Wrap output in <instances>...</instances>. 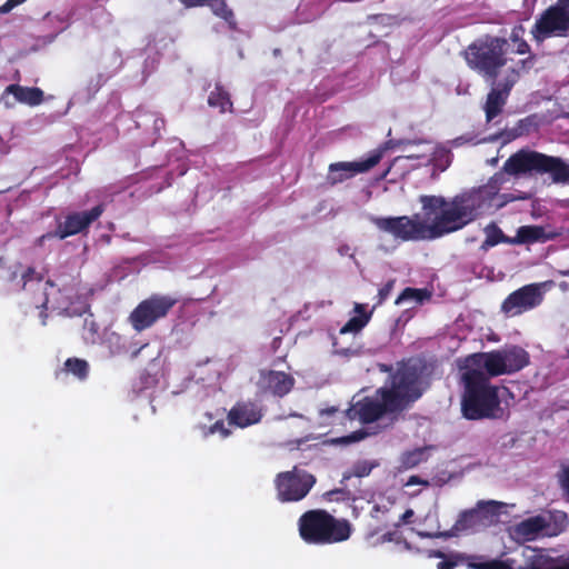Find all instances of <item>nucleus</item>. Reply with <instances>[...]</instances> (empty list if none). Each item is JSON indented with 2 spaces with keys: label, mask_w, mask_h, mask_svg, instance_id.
<instances>
[{
  "label": "nucleus",
  "mask_w": 569,
  "mask_h": 569,
  "mask_svg": "<svg viewBox=\"0 0 569 569\" xmlns=\"http://www.w3.org/2000/svg\"><path fill=\"white\" fill-rule=\"evenodd\" d=\"M541 283L526 284L511 292L502 302L501 310L509 316H518L538 307L542 300Z\"/></svg>",
  "instance_id": "obj_11"
},
{
  "label": "nucleus",
  "mask_w": 569,
  "mask_h": 569,
  "mask_svg": "<svg viewBox=\"0 0 569 569\" xmlns=\"http://www.w3.org/2000/svg\"><path fill=\"white\" fill-rule=\"evenodd\" d=\"M382 158V151L375 150L368 158L360 161L335 162L329 166L327 181L331 184L341 183L358 173H363L376 167Z\"/></svg>",
  "instance_id": "obj_12"
},
{
  "label": "nucleus",
  "mask_w": 569,
  "mask_h": 569,
  "mask_svg": "<svg viewBox=\"0 0 569 569\" xmlns=\"http://www.w3.org/2000/svg\"><path fill=\"white\" fill-rule=\"evenodd\" d=\"M47 284L53 287V283L50 280L47 281Z\"/></svg>",
  "instance_id": "obj_54"
},
{
  "label": "nucleus",
  "mask_w": 569,
  "mask_h": 569,
  "mask_svg": "<svg viewBox=\"0 0 569 569\" xmlns=\"http://www.w3.org/2000/svg\"><path fill=\"white\" fill-rule=\"evenodd\" d=\"M505 174H549L553 183L569 184V164L561 158L549 156L535 150L521 149L511 154L503 163L502 170L496 172L491 183L498 186L505 182Z\"/></svg>",
  "instance_id": "obj_4"
},
{
  "label": "nucleus",
  "mask_w": 569,
  "mask_h": 569,
  "mask_svg": "<svg viewBox=\"0 0 569 569\" xmlns=\"http://www.w3.org/2000/svg\"><path fill=\"white\" fill-rule=\"evenodd\" d=\"M565 501L569 502V461L560 465L556 475Z\"/></svg>",
  "instance_id": "obj_34"
},
{
  "label": "nucleus",
  "mask_w": 569,
  "mask_h": 569,
  "mask_svg": "<svg viewBox=\"0 0 569 569\" xmlns=\"http://www.w3.org/2000/svg\"><path fill=\"white\" fill-rule=\"evenodd\" d=\"M568 33L569 10L558 1L541 12L531 29L532 38L538 43L551 37H567Z\"/></svg>",
  "instance_id": "obj_8"
},
{
  "label": "nucleus",
  "mask_w": 569,
  "mask_h": 569,
  "mask_svg": "<svg viewBox=\"0 0 569 569\" xmlns=\"http://www.w3.org/2000/svg\"><path fill=\"white\" fill-rule=\"evenodd\" d=\"M498 503L496 501H479L476 508L462 511L453 528L458 531L473 530L485 525L488 513L495 515L498 511Z\"/></svg>",
  "instance_id": "obj_16"
},
{
  "label": "nucleus",
  "mask_w": 569,
  "mask_h": 569,
  "mask_svg": "<svg viewBox=\"0 0 569 569\" xmlns=\"http://www.w3.org/2000/svg\"><path fill=\"white\" fill-rule=\"evenodd\" d=\"M395 286V280H389L378 291V303H382L390 295Z\"/></svg>",
  "instance_id": "obj_38"
},
{
  "label": "nucleus",
  "mask_w": 569,
  "mask_h": 569,
  "mask_svg": "<svg viewBox=\"0 0 569 569\" xmlns=\"http://www.w3.org/2000/svg\"><path fill=\"white\" fill-rule=\"evenodd\" d=\"M536 63V54H529L526 59H522L519 61V70H516V69H512L511 70V74L508 76L507 78H518L519 76V71H525V72H528L530 69L533 68Z\"/></svg>",
  "instance_id": "obj_36"
},
{
  "label": "nucleus",
  "mask_w": 569,
  "mask_h": 569,
  "mask_svg": "<svg viewBox=\"0 0 569 569\" xmlns=\"http://www.w3.org/2000/svg\"><path fill=\"white\" fill-rule=\"evenodd\" d=\"M315 483L316 477L298 467L280 472L276 478L278 499L282 502L300 501L307 497Z\"/></svg>",
  "instance_id": "obj_9"
},
{
  "label": "nucleus",
  "mask_w": 569,
  "mask_h": 569,
  "mask_svg": "<svg viewBox=\"0 0 569 569\" xmlns=\"http://www.w3.org/2000/svg\"><path fill=\"white\" fill-rule=\"evenodd\" d=\"M176 303L177 299L170 296L153 293L137 305L130 312L128 322L134 331H144L166 318Z\"/></svg>",
  "instance_id": "obj_7"
},
{
  "label": "nucleus",
  "mask_w": 569,
  "mask_h": 569,
  "mask_svg": "<svg viewBox=\"0 0 569 569\" xmlns=\"http://www.w3.org/2000/svg\"><path fill=\"white\" fill-rule=\"evenodd\" d=\"M561 6L569 10V0H557Z\"/></svg>",
  "instance_id": "obj_48"
},
{
  "label": "nucleus",
  "mask_w": 569,
  "mask_h": 569,
  "mask_svg": "<svg viewBox=\"0 0 569 569\" xmlns=\"http://www.w3.org/2000/svg\"><path fill=\"white\" fill-rule=\"evenodd\" d=\"M388 412L392 413L398 411L396 408L389 406L385 397H380V401L365 397L347 409L346 416L350 420H359L361 423L368 425L379 420Z\"/></svg>",
  "instance_id": "obj_13"
},
{
  "label": "nucleus",
  "mask_w": 569,
  "mask_h": 569,
  "mask_svg": "<svg viewBox=\"0 0 569 569\" xmlns=\"http://www.w3.org/2000/svg\"><path fill=\"white\" fill-rule=\"evenodd\" d=\"M503 362L506 363L507 375L515 373L529 365V353L519 346H510L500 349Z\"/></svg>",
  "instance_id": "obj_21"
},
{
  "label": "nucleus",
  "mask_w": 569,
  "mask_h": 569,
  "mask_svg": "<svg viewBox=\"0 0 569 569\" xmlns=\"http://www.w3.org/2000/svg\"><path fill=\"white\" fill-rule=\"evenodd\" d=\"M367 436V432L363 431V430H358V431H353L351 432L350 435H348L347 437H345V441L346 442H357V441H360L362 440L365 437Z\"/></svg>",
  "instance_id": "obj_40"
},
{
  "label": "nucleus",
  "mask_w": 569,
  "mask_h": 569,
  "mask_svg": "<svg viewBox=\"0 0 569 569\" xmlns=\"http://www.w3.org/2000/svg\"><path fill=\"white\" fill-rule=\"evenodd\" d=\"M413 510L412 509H407L400 517V522L401 523H407L409 522L410 518L413 517Z\"/></svg>",
  "instance_id": "obj_45"
},
{
  "label": "nucleus",
  "mask_w": 569,
  "mask_h": 569,
  "mask_svg": "<svg viewBox=\"0 0 569 569\" xmlns=\"http://www.w3.org/2000/svg\"><path fill=\"white\" fill-rule=\"evenodd\" d=\"M518 569H569V555L551 557L541 550H533Z\"/></svg>",
  "instance_id": "obj_19"
},
{
  "label": "nucleus",
  "mask_w": 569,
  "mask_h": 569,
  "mask_svg": "<svg viewBox=\"0 0 569 569\" xmlns=\"http://www.w3.org/2000/svg\"><path fill=\"white\" fill-rule=\"evenodd\" d=\"M355 312L357 316L351 317L340 329V335L358 333L369 322L371 312L366 311V307L361 303L355 305Z\"/></svg>",
  "instance_id": "obj_24"
},
{
  "label": "nucleus",
  "mask_w": 569,
  "mask_h": 569,
  "mask_svg": "<svg viewBox=\"0 0 569 569\" xmlns=\"http://www.w3.org/2000/svg\"><path fill=\"white\" fill-rule=\"evenodd\" d=\"M211 432H220L223 438L230 435V431L224 427L223 421L219 420L211 427Z\"/></svg>",
  "instance_id": "obj_41"
},
{
  "label": "nucleus",
  "mask_w": 569,
  "mask_h": 569,
  "mask_svg": "<svg viewBox=\"0 0 569 569\" xmlns=\"http://www.w3.org/2000/svg\"><path fill=\"white\" fill-rule=\"evenodd\" d=\"M301 539L307 543L331 545L346 541L352 532L347 519H337L323 509H312L302 513L298 520Z\"/></svg>",
  "instance_id": "obj_5"
},
{
  "label": "nucleus",
  "mask_w": 569,
  "mask_h": 569,
  "mask_svg": "<svg viewBox=\"0 0 569 569\" xmlns=\"http://www.w3.org/2000/svg\"><path fill=\"white\" fill-rule=\"evenodd\" d=\"M560 289H562L563 291L568 289V283L567 282H560L559 284Z\"/></svg>",
  "instance_id": "obj_50"
},
{
  "label": "nucleus",
  "mask_w": 569,
  "mask_h": 569,
  "mask_svg": "<svg viewBox=\"0 0 569 569\" xmlns=\"http://www.w3.org/2000/svg\"><path fill=\"white\" fill-rule=\"evenodd\" d=\"M417 483H421V480L419 479V477H417V476L410 477L408 485H417Z\"/></svg>",
  "instance_id": "obj_46"
},
{
  "label": "nucleus",
  "mask_w": 569,
  "mask_h": 569,
  "mask_svg": "<svg viewBox=\"0 0 569 569\" xmlns=\"http://www.w3.org/2000/svg\"><path fill=\"white\" fill-rule=\"evenodd\" d=\"M336 411H337V409H336V408H333V407H332V408H329V409H327V410H326V412H327L328 415H332V413H333V412H336Z\"/></svg>",
  "instance_id": "obj_51"
},
{
  "label": "nucleus",
  "mask_w": 569,
  "mask_h": 569,
  "mask_svg": "<svg viewBox=\"0 0 569 569\" xmlns=\"http://www.w3.org/2000/svg\"><path fill=\"white\" fill-rule=\"evenodd\" d=\"M516 52L518 54L529 53L530 52V46L528 44V42L526 40H519V42L517 43Z\"/></svg>",
  "instance_id": "obj_42"
},
{
  "label": "nucleus",
  "mask_w": 569,
  "mask_h": 569,
  "mask_svg": "<svg viewBox=\"0 0 569 569\" xmlns=\"http://www.w3.org/2000/svg\"><path fill=\"white\" fill-rule=\"evenodd\" d=\"M261 409L253 402H237L228 412V421L240 428L260 422Z\"/></svg>",
  "instance_id": "obj_18"
},
{
  "label": "nucleus",
  "mask_w": 569,
  "mask_h": 569,
  "mask_svg": "<svg viewBox=\"0 0 569 569\" xmlns=\"http://www.w3.org/2000/svg\"><path fill=\"white\" fill-rule=\"evenodd\" d=\"M483 231L486 233V239L481 243L480 248L485 251L499 243L512 244V238L506 236L501 228L496 222H490L489 224H487Z\"/></svg>",
  "instance_id": "obj_25"
},
{
  "label": "nucleus",
  "mask_w": 569,
  "mask_h": 569,
  "mask_svg": "<svg viewBox=\"0 0 569 569\" xmlns=\"http://www.w3.org/2000/svg\"><path fill=\"white\" fill-rule=\"evenodd\" d=\"M562 276H569V270L560 271Z\"/></svg>",
  "instance_id": "obj_52"
},
{
  "label": "nucleus",
  "mask_w": 569,
  "mask_h": 569,
  "mask_svg": "<svg viewBox=\"0 0 569 569\" xmlns=\"http://www.w3.org/2000/svg\"><path fill=\"white\" fill-rule=\"evenodd\" d=\"M539 128V118L537 114H530L520 119L512 129L513 137L528 136Z\"/></svg>",
  "instance_id": "obj_32"
},
{
  "label": "nucleus",
  "mask_w": 569,
  "mask_h": 569,
  "mask_svg": "<svg viewBox=\"0 0 569 569\" xmlns=\"http://www.w3.org/2000/svg\"><path fill=\"white\" fill-rule=\"evenodd\" d=\"M106 206L99 203L88 211L72 212L66 216L63 222H59L54 231L47 232L37 239L38 246H43L46 240L58 238L63 240L68 237L86 231L92 222L98 220L104 212Z\"/></svg>",
  "instance_id": "obj_10"
},
{
  "label": "nucleus",
  "mask_w": 569,
  "mask_h": 569,
  "mask_svg": "<svg viewBox=\"0 0 569 569\" xmlns=\"http://www.w3.org/2000/svg\"><path fill=\"white\" fill-rule=\"evenodd\" d=\"M64 370L72 373L79 380H84L89 375V363L84 359L68 358L64 361Z\"/></svg>",
  "instance_id": "obj_31"
},
{
  "label": "nucleus",
  "mask_w": 569,
  "mask_h": 569,
  "mask_svg": "<svg viewBox=\"0 0 569 569\" xmlns=\"http://www.w3.org/2000/svg\"><path fill=\"white\" fill-rule=\"evenodd\" d=\"M549 520L553 521L557 525L559 531L565 530L568 525L567 513L560 510L551 511L549 513Z\"/></svg>",
  "instance_id": "obj_37"
},
{
  "label": "nucleus",
  "mask_w": 569,
  "mask_h": 569,
  "mask_svg": "<svg viewBox=\"0 0 569 569\" xmlns=\"http://www.w3.org/2000/svg\"><path fill=\"white\" fill-rule=\"evenodd\" d=\"M34 274H36L34 268L28 267L27 270L21 276V278L23 280V284H26L28 281H31L33 279Z\"/></svg>",
  "instance_id": "obj_43"
},
{
  "label": "nucleus",
  "mask_w": 569,
  "mask_h": 569,
  "mask_svg": "<svg viewBox=\"0 0 569 569\" xmlns=\"http://www.w3.org/2000/svg\"><path fill=\"white\" fill-rule=\"evenodd\" d=\"M6 104H7L8 107H11V106H13V104H14V102H8V101H6Z\"/></svg>",
  "instance_id": "obj_53"
},
{
  "label": "nucleus",
  "mask_w": 569,
  "mask_h": 569,
  "mask_svg": "<svg viewBox=\"0 0 569 569\" xmlns=\"http://www.w3.org/2000/svg\"><path fill=\"white\" fill-rule=\"evenodd\" d=\"M371 469L372 467L367 462H360L353 467V475L359 478L366 477L371 472Z\"/></svg>",
  "instance_id": "obj_39"
},
{
  "label": "nucleus",
  "mask_w": 569,
  "mask_h": 569,
  "mask_svg": "<svg viewBox=\"0 0 569 569\" xmlns=\"http://www.w3.org/2000/svg\"><path fill=\"white\" fill-rule=\"evenodd\" d=\"M437 557L443 558L437 566V569H453L459 563L472 561V556H466L462 553H455L446 557L441 551L437 552Z\"/></svg>",
  "instance_id": "obj_33"
},
{
  "label": "nucleus",
  "mask_w": 569,
  "mask_h": 569,
  "mask_svg": "<svg viewBox=\"0 0 569 569\" xmlns=\"http://www.w3.org/2000/svg\"><path fill=\"white\" fill-rule=\"evenodd\" d=\"M508 41L486 36L470 43L465 51L468 67L495 83L501 68L507 64Z\"/></svg>",
  "instance_id": "obj_6"
},
{
  "label": "nucleus",
  "mask_w": 569,
  "mask_h": 569,
  "mask_svg": "<svg viewBox=\"0 0 569 569\" xmlns=\"http://www.w3.org/2000/svg\"><path fill=\"white\" fill-rule=\"evenodd\" d=\"M208 104L210 107L219 108L221 112L232 109L229 92L219 83H217L214 89L210 92L208 97Z\"/></svg>",
  "instance_id": "obj_27"
},
{
  "label": "nucleus",
  "mask_w": 569,
  "mask_h": 569,
  "mask_svg": "<svg viewBox=\"0 0 569 569\" xmlns=\"http://www.w3.org/2000/svg\"><path fill=\"white\" fill-rule=\"evenodd\" d=\"M431 298V292L428 289H418V288H405L401 293L396 299V305H401L406 301H415L418 305H421L423 301L429 300Z\"/></svg>",
  "instance_id": "obj_28"
},
{
  "label": "nucleus",
  "mask_w": 569,
  "mask_h": 569,
  "mask_svg": "<svg viewBox=\"0 0 569 569\" xmlns=\"http://www.w3.org/2000/svg\"><path fill=\"white\" fill-rule=\"evenodd\" d=\"M548 526V521L542 516H535L528 519L522 520L518 527L517 531L526 537H535L539 532L543 531Z\"/></svg>",
  "instance_id": "obj_26"
},
{
  "label": "nucleus",
  "mask_w": 569,
  "mask_h": 569,
  "mask_svg": "<svg viewBox=\"0 0 569 569\" xmlns=\"http://www.w3.org/2000/svg\"><path fill=\"white\" fill-rule=\"evenodd\" d=\"M468 369L481 370L488 378L507 375L500 350L472 353L467 358Z\"/></svg>",
  "instance_id": "obj_15"
},
{
  "label": "nucleus",
  "mask_w": 569,
  "mask_h": 569,
  "mask_svg": "<svg viewBox=\"0 0 569 569\" xmlns=\"http://www.w3.org/2000/svg\"><path fill=\"white\" fill-rule=\"evenodd\" d=\"M293 386L295 379L291 375L276 370H261L257 382L261 395H271L278 398L288 395Z\"/></svg>",
  "instance_id": "obj_14"
},
{
  "label": "nucleus",
  "mask_w": 569,
  "mask_h": 569,
  "mask_svg": "<svg viewBox=\"0 0 569 569\" xmlns=\"http://www.w3.org/2000/svg\"><path fill=\"white\" fill-rule=\"evenodd\" d=\"M555 234L546 233L541 226L528 224L518 228L517 233L512 237V244H529L535 242H546L551 240Z\"/></svg>",
  "instance_id": "obj_22"
},
{
  "label": "nucleus",
  "mask_w": 569,
  "mask_h": 569,
  "mask_svg": "<svg viewBox=\"0 0 569 569\" xmlns=\"http://www.w3.org/2000/svg\"><path fill=\"white\" fill-rule=\"evenodd\" d=\"M214 2V4H211L212 13L224 20L229 28L234 30L237 28V21L232 9L228 6L226 0H217Z\"/></svg>",
  "instance_id": "obj_30"
},
{
  "label": "nucleus",
  "mask_w": 569,
  "mask_h": 569,
  "mask_svg": "<svg viewBox=\"0 0 569 569\" xmlns=\"http://www.w3.org/2000/svg\"><path fill=\"white\" fill-rule=\"evenodd\" d=\"M515 83L516 78H506L489 91L485 103V113L488 122L501 113Z\"/></svg>",
  "instance_id": "obj_17"
},
{
  "label": "nucleus",
  "mask_w": 569,
  "mask_h": 569,
  "mask_svg": "<svg viewBox=\"0 0 569 569\" xmlns=\"http://www.w3.org/2000/svg\"><path fill=\"white\" fill-rule=\"evenodd\" d=\"M490 199L486 188L463 192L447 200L442 196L419 197L422 213L371 217L376 228L399 242L430 241L465 228L473 221Z\"/></svg>",
  "instance_id": "obj_1"
},
{
  "label": "nucleus",
  "mask_w": 569,
  "mask_h": 569,
  "mask_svg": "<svg viewBox=\"0 0 569 569\" xmlns=\"http://www.w3.org/2000/svg\"><path fill=\"white\" fill-rule=\"evenodd\" d=\"M427 448H416L402 456V463L406 468H413L427 459Z\"/></svg>",
  "instance_id": "obj_35"
},
{
  "label": "nucleus",
  "mask_w": 569,
  "mask_h": 569,
  "mask_svg": "<svg viewBox=\"0 0 569 569\" xmlns=\"http://www.w3.org/2000/svg\"><path fill=\"white\" fill-rule=\"evenodd\" d=\"M12 94L14 102L28 104L30 107L39 106L43 102V91L38 87H23L20 84H9L2 92L1 99Z\"/></svg>",
  "instance_id": "obj_20"
},
{
  "label": "nucleus",
  "mask_w": 569,
  "mask_h": 569,
  "mask_svg": "<svg viewBox=\"0 0 569 569\" xmlns=\"http://www.w3.org/2000/svg\"><path fill=\"white\" fill-rule=\"evenodd\" d=\"M391 539H392V533H390V532H388L383 536V540H386V541H391Z\"/></svg>",
  "instance_id": "obj_49"
},
{
  "label": "nucleus",
  "mask_w": 569,
  "mask_h": 569,
  "mask_svg": "<svg viewBox=\"0 0 569 569\" xmlns=\"http://www.w3.org/2000/svg\"><path fill=\"white\" fill-rule=\"evenodd\" d=\"M523 28L521 26H519L518 28H515L510 34V39L512 42L515 43H518L519 40H523L521 37H520V31H522Z\"/></svg>",
  "instance_id": "obj_44"
},
{
  "label": "nucleus",
  "mask_w": 569,
  "mask_h": 569,
  "mask_svg": "<svg viewBox=\"0 0 569 569\" xmlns=\"http://www.w3.org/2000/svg\"><path fill=\"white\" fill-rule=\"evenodd\" d=\"M435 368V362L425 357L402 360L389 376L388 385L379 388L377 393L385 397L397 411H402L429 388Z\"/></svg>",
  "instance_id": "obj_2"
},
{
  "label": "nucleus",
  "mask_w": 569,
  "mask_h": 569,
  "mask_svg": "<svg viewBox=\"0 0 569 569\" xmlns=\"http://www.w3.org/2000/svg\"><path fill=\"white\" fill-rule=\"evenodd\" d=\"M513 560L492 559L481 561L480 557L472 556V561L468 562L470 569H513Z\"/></svg>",
  "instance_id": "obj_29"
},
{
  "label": "nucleus",
  "mask_w": 569,
  "mask_h": 569,
  "mask_svg": "<svg viewBox=\"0 0 569 569\" xmlns=\"http://www.w3.org/2000/svg\"><path fill=\"white\" fill-rule=\"evenodd\" d=\"M73 293V289L71 287H63L59 289L56 293V297L52 299L47 295L42 307L52 310H57L59 313L70 315L71 307V296Z\"/></svg>",
  "instance_id": "obj_23"
},
{
  "label": "nucleus",
  "mask_w": 569,
  "mask_h": 569,
  "mask_svg": "<svg viewBox=\"0 0 569 569\" xmlns=\"http://www.w3.org/2000/svg\"><path fill=\"white\" fill-rule=\"evenodd\" d=\"M381 371L390 372V375L393 372L392 367L388 366V365H382L381 366Z\"/></svg>",
  "instance_id": "obj_47"
},
{
  "label": "nucleus",
  "mask_w": 569,
  "mask_h": 569,
  "mask_svg": "<svg viewBox=\"0 0 569 569\" xmlns=\"http://www.w3.org/2000/svg\"><path fill=\"white\" fill-rule=\"evenodd\" d=\"M461 411L468 420L501 419L499 389L481 370L466 369L461 375Z\"/></svg>",
  "instance_id": "obj_3"
}]
</instances>
